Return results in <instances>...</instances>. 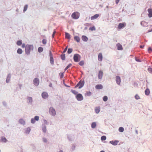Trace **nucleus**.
<instances>
[{"label": "nucleus", "instance_id": "8", "mask_svg": "<svg viewBox=\"0 0 152 152\" xmlns=\"http://www.w3.org/2000/svg\"><path fill=\"white\" fill-rule=\"evenodd\" d=\"M34 84L36 86H37L39 84V80L37 78H35L33 80Z\"/></svg>", "mask_w": 152, "mask_h": 152}, {"label": "nucleus", "instance_id": "10", "mask_svg": "<svg viewBox=\"0 0 152 152\" xmlns=\"http://www.w3.org/2000/svg\"><path fill=\"white\" fill-rule=\"evenodd\" d=\"M42 98L45 99L47 98L48 96V93L45 92L42 93Z\"/></svg>", "mask_w": 152, "mask_h": 152}, {"label": "nucleus", "instance_id": "20", "mask_svg": "<svg viewBox=\"0 0 152 152\" xmlns=\"http://www.w3.org/2000/svg\"><path fill=\"white\" fill-rule=\"evenodd\" d=\"M74 39L75 40H76L77 42H79L80 41V38L77 36H75L74 37Z\"/></svg>", "mask_w": 152, "mask_h": 152}, {"label": "nucleus", "instance_id": "50", "mask_svg": "<svg viewBox=\"0 0 152 152\" xmlns=\"http://www.w3.org/2000/svg\"><path fill=\"white\" fill-rule=\"evenodd\" d=\"M148 50L149 52L150 53L152 51V49L151 48L149 47L148 48Z\"/></svg>", "mask_w": 152, "mask_h": 152}, {"label": "nucleus", "instance_id": "43", "mask_svg": "<svg viewBox=\"0 0 152 152\" xmlns=\"http://www.w3.org/2000/svg\"><path fill=\"white\" fill-rule=\"evenodd\" d=\"M28 101L29 102L31 103L32 102V98L31 97H29L28 98Z\"/></svg>", "mask_w": 152, "mask_h": 152}, {"label": "nucleus", "instance_id": "7", "mask_svg": "<svg viewBox=\"0 0 152 152\" xmlns=\"http://www.w3.org/2000/svg\"><path fill=\"white\" fill-rule=\"evenodd\" d=\"M115 81L117 84L120 85L121 82L120 77L118 76H117L115 77Z\"/></svg>", "mask_w": 152, "mask_h": 152}, {"label": "nucleus", "instance_id": "16", "mask_svg": "<svg viewBox=\"0 0 152 152\" xmlns=\"http://www.w3.org/2000/svg\"><path fill=\"white\" fill-rule=\"evenodd\" d=\"M95 88L97 89H102L103 88V86L101 84H98L95 86Z\"/></svg>", "mask_w": 152, "mask_h": 152}, {"label": "nucleus", "instance_id": "17", "mask_svg": "<svg viewBox=\"0 0 152 152\" xmlns=\"http://www.w3.org/2000/svg\"><path fill=\"white\" fill-rule=\"evenodd\" d=\"M98 59L99 61H102V56L101 53H99L98 56Z\"/></svg>", "mask_w": 152, "mask_h": 152}, {"label": "nucleus", "instance_id": "60", "mask_svg": "<svg viewBox=\"0 0 152 152\" xmlns=\"http://www.w3.org/2000/svg\"><path fill=\"white\" fill-rule=\"evenodd\" d=\"M59 152H63L62 151H60Z\"/></svg>", "mask_w": 152, "mask_h": 152}, {"label": "nucleus", "instance_id": "26", "mask_svg": "<svg viewBox=\"0 0 152 152\" xmlns=\"http://www.w3.org/2000/svg\"><path fill=\"white\" fill-rule=\"evenodd\" d=\"M17 52L19 54H21L23 52L22 49L20 48H18L17 51Z\"/></svg>", "mask_w": 152, "mask_h": 152}, {"label": "nucleus", "instance_id": "2", "mask_svg": "<svg viewBox=\"0 0 152 152\" xmlns=\"http://www.w3.org/2000/svg\"><path fill=\"white\" fill-rule=\"evenodd\" d=\"M80 15L79 13L78 12H74L72 15V18L75 19H78Z\"/></svg>", "mask_w": 152, "mask_h": 152}, {"label": "nucleus", "instance_id": "11", "mask_svg": "<svg viewBox=\"0 0 152 152\" xmlns=\"http://www.w3.org/2000/svg\"><path fill=\"white\" fill-rule=\"evenodd\" d=\"M99 16V14H96L92 16L91 18V20H94L97 19Z\"/></svg>", "mask_w": 152, "mask_h": 152}, {"label": "nucleus", "instance_id": "15", "mask_svg": "<svg viewBox=\"0 0 152 152\" xmlns=\"http://www.w3.org/2000/svg\"><path fill=\"white\" fill-rule=\"evenodd\" d=\"M103 73L102 71H100L99 72L98 77L99 79H102L103 76Z\"/></svg>", "mask_w": 152, "mask_h": 152}, {"label": "nucleus", "instance_id": "9", "mask_svg": "<svg viewBox=\"0 0 152 152\" xmlns=\"http://www.w3.org/2000/svg\"><path fill=\"white\" fill-rule=\"evenodd\" d=\"M126 26L125 23H120L118 25V28L119 29H121L122 28Z\"/></svg>", "mask_w": 152, "mask_h": 152}, {"label": "nucleus", "instance_id": "36", "mask_svg": "<svg viewBox=\"0 0 152 152\" xmlns=\"http://www.w3.org/2000/svg\"><path fill=\"white\" fill-rule=\"evenodd\" d=\"M72 92L75 95H76L77 94V92L75 90H71Z\"/></svg>", "mask_w": 152, "mask_h": 152}, {"label": "nucleus", "instance_id": "27", "mask_svg": "<svg viewBox=\"0 0 152 152\" xmlns=\"http://www.w3.org/2000/svg\"><path fill=\"white\" fill-rule=\"evenodd\" d=\"M31 131V129L30 128L28 127L26 129V134H29Z\"/></svg>", "mask_w": 152, "mask_h": 152}, {"label": "nucleus", "instance_id": "35", "mask_svg": "<svg viewBox=\"0 0 152 152\" xmlns=\"http://www.w3.org/2000/svg\"><path fill=\"white\" fill-rule=\"evenodd\" d=\"M106 139V137L105 136H103L101 137V140H105Z\"/></svg>", "mask_w": 152, "mask_h": 152}, {"label": "nucleus", "instance_id": "37", "mask_svg": "<svg viewBox=\"0 0 152 152\" xmlns=\"http://www.w3.org/2000/svg\"><path fill=\"white\" fill-rule=\"evenodd\" d=\"M1 140L2 142H6L7 140L6 139L5 137H2Z\"/></svg>", "mask_w": 152, "mask_h": 152}, {"label": "nucleus", "instance_id": "58", "mask_svg": "<svg viewBox=\"0 0 152 152\" xmlns=\"http://www.w3.org/2000/svg\"><path fill=\"white\" fill-rule=\"evenodd\" d=\"M145 23V22H144V21H142V22H141V24H142V23Z\"/></svg>", "mask_w": 152, "mask_h": 152}, {"label": "nucleus", "instance_id": "12", "mask_svg": "<svg viewBox=\"0 0 152 152\" xmlns=\"http://www.w3.org/2000/svg\"><path fill=\"white\" fill-rule=\"evenodd\" d=\"M117 49L118 50H122L123 49L122 45L120 43H118L116 45Z\"/></svg>", "mask_w": 152, "mask_h": 152}, {"label": "nucleus", "instance_id": "5", "mask_svg": "<svg viewBox=\"0 0 152 152\" xmlns=\"http://www.w3.org/2000/svg\"><path fill=\"white\" fill-rule=\"evenodd\" d=\"M49 113L50 114L53 116H55L56 115V112L55 110L52 107L50 108Z\"/></svg>", "mask_w": 152, "mask_h": 152}, {"label": "nucleus", "instance_id": "3", "mask_svg": "<svg viewBox=\"0 0 152 152\" xmlns=\"http://www.w3.org/2000/svg\"><path fill=\"white\" fill-rule=\"evenodd\" d=\"M80 56L78 54H75L73 56V59L74 61L78 62L80 60Z\"/></svg>", "mask_w": 152, "mask_h": 152}, {"label": "nucleus", "instance_id": "21", "mask_svg": "<svg viewBox=\"0 0 152 152\" xmlns=\"http://www.w3.org/2000/svg\"><path fill=\"white\" fill-rule=\"evenodd\" d=\"M50 62L51 64H53V63H54L53 59L52 56V55L51 54L50 55Z\"/></svg>", "mask_w": 152, "mask_h": 152}, {"label": "nucleus", "instance_id": "51", "mask_svg": "<svg viewBox=\"0 0 152 152\" xmlns=\"http://www.w3.org/2000/svg\"><path fill=\"white\" fill-rule=\"evenodd\" d=\"M56 33V31L55 30L53 33L52 35V37L53 38H54V35Z\"/></svg>", "mask_w": 152, "mask_h": 152}, {"label": "nucleus", "instance_id": "30", "mask_svg": "<svg viewBox=\"0 0 152 152\" xmlns=\"http://www.w3.org/2000/svg\"><path fill=\"white\" fill-rule=\"evenodd\" d=\"M73 50L72 48H69L68 49L67 53L68 54L71 53L72 51Z\"/></svg>", "mask_w": 152, "mask_h": 152}, {"label": "nucleus", "instance_id": "44", "mask_svg": "<svg viewBox=\"0 0 152 152\" xmlns=\"http://www.w3.org/2000/svg\"><path fill=\"white\" fill-rule=\"evenodd\" d=\"M135 99H139L140 98L139 96L137 94H136L135 95Z\"/></svg>", "mask_w": 152, "mask_h": 152}, {"label": "nucleus", "instance_id": "4", "mask_svg": "<svg viewBox=\"0 0 152 152\" xmlns=\"http://www.w3.org/2000/svg\"><path fill=\"white\" fill-rule=\"evenodd\" d=\"M84 80L82 81H80L77 85L75 86V88H76L79 87V88H80L82 87L84 84Z\"/></svg>", "mask_w": 152, "mask_h": 152}, {"label": "nucleus", "instance_id": "53", "mask_svg": "<svg viewBox=\"0 0 152 152\" xmlns=\"http://www.w3.org/2000/svg\"><path fill=\"white\" fill-rule=\"evenodd\" d=\"M43 141L45 142H47V140L46 139L44 138L43 139Z\"/></svg>", "mask_w": 152, "mask_h": 152}, {"label": "nucleus", "instance_id": "13", "mask_svg": "<svg viewBox=\"0 0 152 152\" xmlns=\"http://www.w3.org/2000/svg\"><path fill=\"white\" fill-rule=\"evenodd\" d=\"M119 142V141L118 140H115V141H111L110 142V143L114 145H117Z\"/></svg>", "mask_w": 152, "mask_h": 152}, {"label": "nucleus", "instance_id": "31", "mask_svg": "<svg viewBox=\"0 0 152 152\" xmlns=\"http://www.w3.org/2000/svg\"><path fill=\"white\" fill-rule=\"evenodd\" d=\"M61 59L63 60H64L65 59V55L64 54H62L61 55Z\"/></svg>", "mask_w": 152, "mask_h": 152}, {"label": "nucleus", "instance_id": "38", "mask_svg": "<svg viewBox=\"0 0 152 152\" xmlns=\"http://www.w3.org/2000/svg\"><path fill=\"white\" fill-rule=\"evenodd\" d=\"M103 99L104 101L106 102L107 100V97L106 96H104L103 97Z\"/></svg>", "mask_w": 152, "mask_h": 152}, {"label": "nucleus", "instance_id": "52", "mask_svg": "<svg viewBox=\"0 0 152 152\" xmlns=\"http://www.w3.org/2000/svg\"><path fill=\"white\" fill-rule=\"evenodd\" d=\"M9 81H10V79L8 77L7 78V79L6 80V82H7V83H8L9 82Z\"/></svg>", "mask_w": 152, "mask_h": 152}, {"label": "nucleus", "instance_id": "1", "mask_svg": "<svg viewBox=\"0 0 152 152\" xmlns=\"http://www.w3.org/2000/svg\"><path fill=\"white\" fill-rule=\"evenodd\" d=\"M34 47L33 45H27L25 48V52L27 54H30L31 50H33Z\"/></svg>", "mask_w": 152, "mask_h": 152}, {"label": "nucleus", "instance_id": "14", "mask_svg": "<svg viewBox=\"0 0 152 152\" xmlns=\"http://www.w3.org/2000/svg\"><path fill=\"white\" fill-rule=\"evenodd\" d=\"M148 16L149 18L152 17V9H148Z\"/></svg>", "mask_w": 152, "mask_h": 152}, {"label": "nucleus", "instance_id": "49", "mask_svg": "<svg viewBox=\"0 0 152 152\" xmlns=\"http://www.w3.org/2000/svg\"><path fill=\"white\" fill-rule=\"evenodd\" d=\"M31 122L32 123H34L35 122V119L34 118H32L31 120Z\"/></svg>", "mask_w": 152, "mask_h": 152}, {"label": "nucleus", "instance_id": "59", "mask_svg": "<svg viewBox=\"0 0 152 152\" xmlns=\"http://www.w3.org/2000/svg\"><path fill=\"white\" fill-rule=\"evenodd\" d=\"M100 152H105L103 151H100Z\"/></svg>", "mask_w": 152, "mask_h": 152}, {"label": "nucleus", "instance_id": "22", "mask_svg": "<svg viewBox=\"0 0 152 152\" xmlns=\"http://www.w3.org/2000/svg\"><path fill=\"white\" fill-rule=\"evenodd\" d=\"M150 93V91L148 89H146L145 91V94L146 95H148Z\"/></svg>", "mask_w": 152, "mask_h": 152}, {"label": "nucleus", "instance_id": "28", "mask_svg": "<svg viewBox=\"0 0 152 152\" xmlns=\"http://www.w3.org/2000/svg\"><path fill=\"white\" fill-rule=\"evenodd\" d=\"M22 44V41L21 40H18L17 42V44L18 45H20Z\"/></svg>", "mask_w": 152, "mask_h": 152}, {"label": "nucleus", "instance_id": "56", "mask_svg": "<svg viewBox=\"0 0 152 152\" xmlns=\"http://www.w3.org/2000/svg\"><path fill=\"white\" fill-rule=\"evenodd\" d=\"M25 47V44H23L22 45V47L23 48H24Z\"/></svg>", "mask_w": 152, "mask_h": 152}, {"label": "nucleus", "instance_id": "6", "mask_svg": "<svg viewBox=\"0 0 152 152\" xmlns=\"http://www.w3.org/2000/svg\"><path fill=\"white\" fill-rule=\"evenodd\" d=\"M76 98L77 100L81 101L83 99L82 95L80 94H77L76 96Z\"/></svg>", "mask_w": 152, "mask_h": 152}, {"label": "nucleus", "instance_id": "40", "mask_svg": "<svg viewBox=\"0 0 152 152\" xmlns=\"http://www.w3.org/2000/svg\"><path fill=\"white\" fill-rule=\"evenodd\" d=\"M42 130H43V131L44 132H46V128L45 126H44L43 127H42Z\"/></svg>", "mask_w": 152, "mask_h": 152}, {"label": "nucleus", "instance_id": "33", "mask_svg": "<svg viewBox=\"0 0 152 152\" xmlns=\"http://www.w3.org/2000/svg\"><path fill=\"white\" fill-rule=\"evenodd\" d=\"M72 65V64H69L65 69V71H66L68 69L69 67H71Z\"/></svg>", "mask_w": 152, "mask_h": 152}, {"label": "nucleus", "instance_id": "42", "mask_svg": "<svg viewBox=\"0 0 152 152\" xmlns=\"http://www.w3.org/2000/svg\"><path fill=\"white\" fill-rule=\"evenodd\" d=\"M42 43L44 45L46 44L47 43V40L45 39H43L42 41Z\"/></svg>", "mask_w": 152, "mask_h": 152}, {"label": "nucleus", "instance_id": "34", "mask_svg": "<svg viewBox=\"0 0 152 152\" xmlns=\"http://www.w3.org/2000/svg\"><path fill=\"white\" fill-rule=\"evenodd\" d=\"M89 29L90 30L92 31L95 30H96L94 26L90 27Z\"/></svg>", "mask_w": 152, "mask_h": 152}, {"label": "nucleus", "instance_id": "41", "mask_svg": "<svg viewBox=\"0 0 152 152\" xmlns=\"http://www.w3.org/2000/svg\"><path fill=\"white\" fill-rule=\"evenodd\" d=\"M148 70L149 72L150 73L152 74V68H148Z\"/></svg>", "mask_w": 152, "mask_h": 152}, {"label": "nucleus", "instance_id": "61", "mask_svg": "<svg viewBox=\"0 0 152 152\" xmlns=\"http://www.w3.org/2000/svg\"><path fill=\"white\" fill-rule=\"evenodd\" d=\"M137 61H138V60H137Z\"/></svg>", "mask_w": 152, "mask_h": 152}, {"label": "nucleus", "instance_id": "54", "mask_svg": "<svg viewBox=\"0 0 152 152\" xmlns=\"http://www.w3.org/2000/svg\"><path fill=\"white\" fill-rule=\"evenodd\" d=\"M120 0H115V3L116 4H118Z\"/></svg>", "mask_w": 152, "mask_h": 152}, {"label": "nucleus", "instance_id": "55", "mask_svg": "<svg viewBox=\"0 0 152 152\" xmlns=\"http://www.w3.org/2000/svg\"><path fill=\"white\" fill-rule=\"evenodd\" d=\"M67 46H66V47L65 48V49L64 50V52H65L67 50Z\"/></svg>", "mask_w": 152, "mask_h": 152}, {"label": "nucleus", "instance_id": "47", "mask_svg": "<svg viewBox=\"0 0 152 152\" xmlns=\"http://www.w3.org/2000/svg\"><path fill=\"white\" fill-rule=\"evenodd\" d=\"M60 78H62L64 76V73H60L59 74Z\"/></svg>", "mask_w": 152, "mask_h": 152}, {"label": "nucleus", "instance_id": "32", "mask_svg": "<svg viewBox=\"0 0 152 152\" xmlns=\"http://www.w3.org/2000/svg\"><path fill=\"white\" fill-rule=\"evenodd\" d=\"M118 130H119V131L120 132H123L124 131V129L122 127H120L119 128Z\"/></svg>", "mask_w": 152, "mask_h": 152}, {"label": "nucleus", "instance_id": "46", "mask_svg": "<svg viewBox=\"0 0 152 152\" xmlns=\"http://www.w3.org/2000/svg\"><path fill=\"white\" fill-rule=\"evenodd\" d=\"M91 92L90 91H88V92L86 94V95H87V96H90L91 95Z\"/></svg>", "mask_w": 152, "mask_h": 152}, {"label": "nucleus", "instance_id": "29", "mask_svg": "<svg viewBox=\"0 0 152 152\" xmlns=\"http://www.w3.org/2000/svg\"><path fill=\"white\" fill-rule=\"evenodd\" d=\"M38 50L39 52L41 53L43 51V48L42 47H39L38 48Z\"/></svg>", "mask_w": 152, "mask_h": 152}, {"label": "nucleus", "instance_id": "23", "mask_svg": "<svg viewBox=\"0 0 152 152\" xmlns=\"http://www.w3.org/2000/svg\"><path fill=\"white\" fill-rule=\"evenodd\" d=\"M19 122L20 123V124L23 125L25 123V122L22 119H21L19 120Z\"/></svg>", "mask_w": 152, "mask_h": 152}, {"label": "nucleus", "instance_id": "39", "mask_svg": "<svg viewBox=\"0 0 152 152\" xmlns=\"http://www.w3.org/2000/svg\"><path fill=\"white\" fill-rule=\"evenodd\" d=\"M27 8H28V5H25L24 7L23 11L24 12L26 11L27 10Z\"/></svg>", "mask_w": 152, "mask_h": 152}, {"label": "nucleus", "instance_id": "24", "mask_svg": "<svg viewBox=\"0 0 152 152\" xmlns=\"http://www.w3.org/2000/svg\"><path fill=\"white\" fill-rule=\"evenodd\" d=\"M96 126V124L95 122H93L91 125V127L92 128H94Z\"/></svg>", "mask_w": 152, "mask_h": 152}, {"label": "nucleus", "instance_id": "25", "mask_svg": "<svg viewBox=\"0 0 152 152\" xmlns=\"http://www.w3.org/2000/svg\"><path fill=\"white\" fill-rule=\"evenodd\" d=\"M65 37L66 38L69 39L70 38V35L68 33H65Z\"/></svg>", "mask_w": 152, "mask_h": 152}, {"label": "nucleus", "instance_id": "19", "mask_svg": "<svg viewBox=\"0 0 152 152\" xmlns=\"http://www.w3.org/2000/svg\"><path fill=\"white\" fill-rule=\"evenodd\" d=\"M82 39L84 41H87L88 40V38L85 36H83L82 37Z\"/></svg>", "mask_w": 152, "mask_h": 152}, {"label": "nucleus", "instance_id": "62", "mask_svg": "<svg viewBox=\"0 0 152 152\" xmlns=\"http://www.w3.org/2000/svg\"><path fill=\"white\" fill-rule=\"evenodd\" d=\"M50 54H51V52L50 51Z\"/></svg>", "mask_w": 152, "mask_h": 152}, {"label": "nucleus", "instance_id": "57", "mask_svg": "<svg viewBox=\"0 0 152 152\" xmlns=\"http://www.w3.org/2000/svg\"><path fill=\"white\" fill-rule=\"evenodd\" d=\"M144 47V45H143V46L140 45V48H142L143 47Z\"/></svg>", "mask_w": 152, "mask_h": 152}, {"label": "nucleus", "instance_id": "45", "mask_svg": "<svg viewBox=\"0 0 152 152\" xmlns=\"http://www.w3.org/2000/svg\"><path fill=\"white\" fill-rule=\"evenodd\" d=\"M39 117L38 116H36L35 117L34 119L35 120L37 121H38L39 120Z\"/></svg>", "mask_w": 152, "mask_h": 152}, {"label": "nucleus", "instance_id": "18", "mask_svg": "<svg viewBox=\"0 0 152 152\" xmlns=\"http://www.w3.org/2000/svg\"><path fill=\"white\" fill-rule=\"evenodd\" d=\"M100 111V107H96L95 108V111L96 113L97 114Z\"/></svg>", "mask_w": 152, "mask_h": 152}, {"label": "nucleus", "instance_id": "48", "mask_svg": "<svg viewBox=\"0 0 152 152\" xmlns=\"http://www.w3.org/2000/svg\"><path fill=\"white\" fill-rule=\"evenodd\" d=\"M84 64V62L83 61H81L79 63V64L81 66L83 65Z\"/></svg>", "mask_w": 152, "mask_h": 152}]
</instances>
